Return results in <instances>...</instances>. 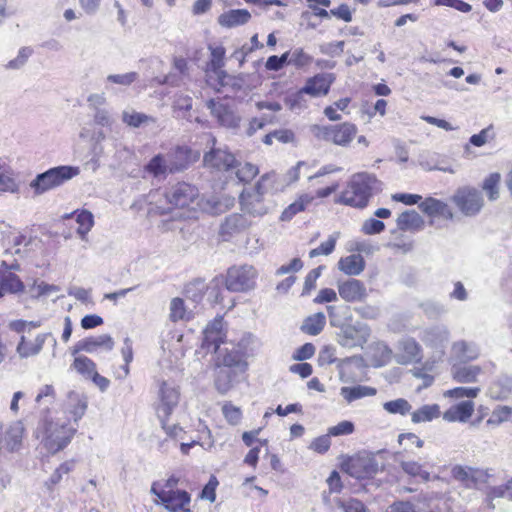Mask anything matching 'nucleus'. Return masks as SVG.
<instances>
[{
  "label": "nucleus",
  "mask_w": 512,
  "mask_h": 512,
  "mask_svg": "<svg viewBox=\"0 0 512 512\" xmlns=\"http://www.w3.org/2000/svg\"><path fill=\"white\" fill-rule=\"evenodd\" d=\"M323 266H318L317 268L312 269L307 276L305 277L304 287L302 294H309L311 290H313L316 286V281L321 275V271Z\"/></svg>",
  "instance_id": "obj_61"
},
{
  "label": "nucleus",
  "mask_w": 512,
  "mask_h": 512,
  "mask_svg": "<svg viewBox=\"0 0 512 512\" xmlns=\"http://www.w3.org/2000/svg\"><path fill=\"white\" fill-rule=\"evenodd\" d=\"M314 197L304 194L298 200L290 204L281 214L282 221H290L297 213L304 211L312 203Z\"/></svg>",
  "instance_id": "obj_38"
},
{
  "label": "nucleus",
  "mask_w": 512,
  "mask_h": 512,
  "mask_svg": "<svg viewBox=\"0 0 512 512\" xmlns=\"http://www.w3.org/2000/svg\"><path fill=\"white\" fill-rule=\"evenodd\" d=\"M354 429V424L351 421L344 420L330 427L328 433L330 436L350 435L354 432Z\"/></svg>",
  "instance_id": "obj_60"
},
{
  "label": "nucleus",
  "mask_w": 512,
  "mask_h": 512,
  "mask_svg": "<svg viewBox=\"0 0 512 512\" xmlns=\"http://www.w3.org/2000/svg\"><path fill=\"white\" fill-rule=\"evenodd\" d=\"M369 336L370 329L365 323L344 324L337 333V342L346 348L362 347Z\"/></svg>",
  "instance_id": "obj_8"
},
{
  "label": "nucleus",
  "mask_w": 512,
  "mask_h": 512,
  "mask_svg": "<svg viewBox=\"0 0 512 512\" xmlns=\"http://www.w3.org/2000/svg\"><path fill=\"white\" fill-rule=\"evenodd\" d=\"M251 18V14L246 9H233L221 14L218 23L227 28L246 24Z\"/></svg>",
  "instance_id": "obj_32"
},
{
  "label": "nucleus",
  "mask_w": 512,
  "mask_h": 512,
  "mask_svg": "<svg viewBox=\"0 0 512 512\" xmlns=\"http://www.w3.org/2000/svg\"><path fill=\"white\" fill-rule=\"evenodd\" d=\"M380 190L381 182L375 175L367 172L355 173L341 193L338 202L351 207L364 208L373 193Z\"/></svg>",
  "instance_id": "obj_1"
},
{
  "label": "nucleus",
  "mask_w": 512,
  "mask_h": 512,
  "mask_svg": "<svg viewBox=\"0 0 512 512\" xmlns=\"http://www.w3.org/2000/svg\"><path fill=\"white\" fill-rule=\"evenodd\" d=\"M180 393L176 386L166 381L161 382L158 390V402L156 406L157 416L165 426V419L172 414L178 405Z\"/></svg>",
  "instance_id": "obj_9"
},
{
  "label": "nucleus",
  "mask_w": 512,
  "mask_h": 512,
  "mask_svg": "<svg viewBox=\"0 0 512 512\" xmlns=\"http://www.w3.org/2000/svg\"><path fill=\"white\" fill-rule=\"evenodd\" d=\"M69 399L71 402H75V405L73 406V409L70 411V413L73 415L74 421L77 422L85 414L87 409V402L84 399H81L79 395L74 392L69 394Z\"/></svg>",
  "instance_id": "obj_57"
},
{
  "label": "nucleus",
  "mask_w": 512,
  "mask_h": 512,
  "mask_svg": "<svg viewBox=\"0 0 512 512\" xmlns=\"http://www.w3.org/2000/svg\"><path fill=\"white\" fill-rule=\"evenodd\" d=\"M144 170L157 180L166 179L170 173V164L165 155L157 154L145 165Z\"/></svg>",
  "instance_id": "obj_29"
},
{
  "label": "nucleus",
  "mask_w": 512,
  "mask_h": 512,
  "mask_svg": "<svg viewBox=\"0 0 512 512\" xmlns=\"http://www.w3.org/2000/svg\"><path fill=\"white\" fill-rule=\"evenodd\" d=\"M326 324L324 313L318 312L307 317L301 325V330L308 335H318Z\"/></svg>",
  "instance_id": "obj_37"
},
{
  "label": "nucleus",
  "mask_w": 512,
  "mask_h": 512,
  "mask_svg": "<svg viewBox=\"0 0 512 512\" xmlns=\"http://www.w3.org/2000/svg\"><path fill=\"white\" fill-rule=\"evenodd\" d=\"M198 195V189L195 186L181 182L171 187L166 193V198L175 207L184 208L193 203Z\"/></svg>",
  "instance_id": "obj_15"
},
{
  "label": "nucleus",
  "mask_w": 512,
  "mask_h": 512,
  "mask_svg": "<svg viewBox=\"0 0 512 512\" xmlns=\"http://www.w3.org/2000/svg\"><path fill=\"white\" fill-rule=\"evenodd\" d=\"M295 135L292 130L289 129H278L266 134L263 138V143L266 145H272L274 140L287 144L293 142Z\"/></svg>",
  "instance_id": "obj_48"
},
{
  "label": "nucleus",
  "mask_w": 512,
  "mask_h": 512,
  "mask_svg": "<svg viewBox=\"0 0 512 512\" xmlns=\"http://www.w3.org/2000/svg\"><path fill=\"white\" fill-rule=\"evenodd\" d=\"M210 60L208 62V68L215 74L220 75L223 73L221 70L224 66L225 49L222 46H209Z\"/></svg>",
  "instance_id": "obj_42"
},
{
  "label": "nucleus",
  "mask_w": 512,
  "mask_h": 512,
  "mask_svg": "<svg viewBox=\"0 0 512 512\" xmlns=\"http://www.w3.org/2000/svg\"><path fill=\"white\" fill-rule=\"evenodd\" d=\"M32 53H33L32 48L22 47L19 50L17 57L10 60L6 64V66H5L6 69L18 70V69L22 68L26 64V62L28 61V59L32 55Z\"/></svg>",
  "instance_id": "obj_54"
},
{
  "label": "nucleus",
  "mask_w": 512,
  "mask_h": 512,
  "mask_svg": "<svg viewBox=\"0 0 512 512\" xmlns=\"http://www.w3.org/2000/svg\"><path fill=\"white\" fill-rule=\"evenodd\" d=\"M479 355L480 349L474 342L458 340L451 346V358L461 363L475 360Z\"/></svg>",
  "instance_id": "obj_19"
},
{
  "label": "nucleus",
  "mask_w": 512,
  "mask_h": 512,
  "mask_svg": "<svg viewBox=\"0 0 512 512\" xmlns=\"http://www.w3.org/2000/svg\"><path fill=\"white\" fill-rule=\"evenodd\" d=\"M338 292L340 297L346 302H361L367 297V290L363 282L358 279L350 278L338 282Z\"/></svg>",
  "instance_id": "obj_17"
},
{
  "label": "nucleus",
  "mask_w": 512,
  "mask_h": 512,
  "mask_svg": "<svg viewBox=\"0 0 512 512\" xmlns=\"http://www.w3.org/2000/svg\"><path fill=\"white\" fill-rule=\"evenodd\" d=\"M55 399V390L52 385H44L36 396V403L52 404Z\"/></svg>",
  "instance_id": "obj_62"
},
{
  "label": "nucleus",
  "mask_w": 512,
  "mask_h": 512,
  "mask_svg": "<svg viewBox=\"0 0 512 512\" xmlns=\"http://www.w3.org/2000/svg\"><path fill=\"white\" fill-rule=\"evenodd\" d=\"M223 318L217 317L203 331L202 348L207 352L221 354L220 345L224 342Z\"/></svg>",
  "instance_id": "obj_14"
},
{
  "label": "nucleus",
  "mask_w": 512,
  "mask_h": 512,
  "mask_svg": "<svg viewBox=\"0 0 512 512\" xmlns=\"http://www.w3.org/2000/svg\"><path fill=\"white\" fill-rule=\"evenodd\" d=\"M213 146L203 156L204 166L216 171H228L236 168L238 161L226 148L215 147L216 140L211 139Z\"/></svg>",
  "instance_id": "obj_11"
},
{
  "label": "nucleus",
  "mask_w": 512,
  "mask_h": 512,
  "mask_svg": "<svg viewBox=\"0 0 512 512\" xmlns=\"http://www.w3.org/2000/svg\"><path fill=\"white\" fill-rule=\"evenodd\" d=\"M207 107L222 126L235 128L239 125L240 118L237 117L226 105L210 99L207 102Z\"/></svg>",
  "instance_id": "obj_21"
},
{
  "label": "nucleus",
  "mask_w": 512,
  "mask_h": 512,
  "mask_svg": "<svg viewBox=\"0 0 512 512\" xmlns=\"http://www.w3.org/2000/svg\"><path fill=\"white\" fill-rule=\"evenodd\" d=\"M385 229L381 220L370 218L363 223L362 231L367 235L379 234Z\"/></svg>",
  "instance_id": "obj_64"
},
{
  "label": "nucleus",
  "mask_w": 512,
  "mask_h": 512,
  "mask_svg": "<svg viewBox=\"0 0 512 512\" xmlns=\"http://www.w3.org/2000/svg\"><path fill=\"white\" fill-rule=\"evenodd\" d=\"M24 427L19 421L14 422L5 432V445L10 452L17 451L22 443Z\"/></svg>",
  "instance_id": "obj_35"
},
{
  "label": "nucleus",
  "mask_w": 512,
  "mask_h": 512,
  "mask_svg": "<svg viewBox=\"0 0 512 512\" xmlns=\"http://www.w3.org/2000/svg\"><path fill=\"white\" fill-rule=\"evenodd\" d=\"M236 167V176L243 183L252 181L259 173L258 167L248 162L242 165L238 162Z\"/></svg>",
  "instance_id": "obj_52"
},
{
  "label": "nucleus",
  "mask_w": 512,
  "mask_h": 512,
  "mask_svg": "<svg viewBox=\"0 0 512 512\" xmlns=\"http://www.w3.org/2000/svg\"><path fill=\"white\" fill-rule=\"evenodd\" d=\"M420 210L430 217H442L444 219H452L453 213L447 203L428 197L419 204Z\"/></svg>",
  "instance_id": "obj_24"
},
{
  "label": "nucleus",
  "mask_w": 512,
  "mask_h": 512,
  "mask_svg": "<svg viewBox=\"0 0 512 512\" xmlns=\"http://www.w3.org/2000/svg\"><path fill=\"white\" fill-rule=\"evenodd\" d=\"M335 505L343 512H367L364 504L355 498H337L335 499Z\"/></svg>",
  "instance_id": "obj_53"
},
{
  "label": "nucleus",
  "mask_w": 512,
  "mask_h": 512,
  "mask_svg": "<svg viewBox=\"0 0 512 512\" xmlns=\"http://www.w3.org/2000/svg\"><path fill=\"white\" fill-rule=\"evenodd\" d=\"M333 79L332 74H319L310 78L305 86L296 92V99L302 98L304 94H309L313 97L327 95Z\"/></svg>",
  "instance_id": "obj_18"
},
{
  "label": "nucleus",
  "mask_w": 512,
  "mask_h": 512,
  "mask_svg": "<svg viewBox=\"0 0 512 512\" xmlns=\"http://www.w3.org/2000/svg\"><path fill=\"white\" fill-rule=\"evenodd\" d=\"M50 333L39 334L32 342H27L25 336H21L16 351L20 358H28L40 353Z\"/></svg>",
  "instance_id": "obj_25"
},
{
  "label": "nucleus",
  "mask_w": 512,
  "mask_h": 512,
  "mask_svg": "<svg viewBox=\"0 0 512 512\" xmlns=\"http://www.w3.org/2000/svg\"><path fill=\"white\" fill-rule=\"evenodd\" d=\"M506 495L512 500V478L505 485L496 486L489 490L487 494L488 507L494 509L495 504L493 501Z\"/></svg>",
  "instance_id": "obj_47"
},
{
  "label": "nucleus",
  "mask_w": 512,
  "mask_h": 512,
  "mask_svg": "<svg viewBox=\"0 0 512 512\" xmlns=\"http://www.w3.org/2000/svg\"><path fill=\"white\" fill-rule=\"evenodd\" d=\"M376 389L369 386L357 385L353 387L344 386L340 389V395L348 402L351 403L355 400L361 399L367 396H374Z\"/></svg>",
  "instance_id": "obj_36"
},
{
  "label": "nucleus",
  "mask_w": 512,
  "mask_h": 512,
  "mask_svg": "<svg viewBox=\"0 0 512 512\" xmlns=\"http://www.w3.org/2000/svg\"><path fill=\"white\" fill-rule=\"evenodd\" d=\"M244 350L245 347L243 346V343L240 342L237 346V348L233 347L231 351H228V349H225L224 354L222 355V362L227 367H237L241 364L242 358L244 356Z\"/></svg>",
  "instance_id": "obj_45"
},
{
  "label": "nucleus",
  "mask_w": 512,
  "mask_h": 512,
  "mask_svg": "<svg viewBox=\"0 0 512 512\" xmlns=\"http://www.w3.org/2000/svg\"><path fill=\"white\" fill-rule=\"evenodd\" d=\"M452 201L459 211L468 217L476 216L484 206L481 191L473 186H461L452 196Z\"/></svg>",
  "instance_id": "obj_6"
},
{
  "label": "nucleus",
  "mask_w": 512,
  "mask_h": 512,
  "mask_svg": "<svg viewBox=\"0 0 512 512\" xmlns=\"http://www.w3.org/2000/svg\"><path fill=\"white\" fill-rule=\"evenodd\" d=\"M439 415L440 410L437 404L423 405L411 413V421L413 423L429 422L439 417Z\"/></svg>",
  "instance_id": "obj_39"
},
{
  "label": "nucleus",
  "mask_w": 512,
  "mask_h": 512,
  "mask_svg": "<svg viewBox=\"0 0 512 512\" xmlns=\"http://www.w3.org/2000/svg\"><path fill=\"white\" fill-rule=\"evenodd\" d=\"M76 222L78 223L77 233L82 240H86V235L94 225V218L91 212L82 210L77 213Z\"/></svg>",
  "instance_id": "obj_46"
},
{
  "label": "nucleus",
  "mask_w": 512,
  "mask_h": 512,
  "mask_svg": "<svg viewBox=\"0 0 512 512\" xmlns=\"http://www.w3.org/2000/svg\"><path fill=\"white\" fill-rule=\"evenodd\" d=\"M310 132L318 140L347 147L356 136L358 129L353 123L344 122L326 126L314 124L310 126Z\"/></svg>",
  "instance_id": "obj_3"
},
{
  "label": "nucleus",
  "mask_w": 512,
  "mask_h": 512,
  "mask_svg": "<svg viewBox=\"0 0 512 512\" xmlns=\"http://www.w3.org/2000/svg\"><path fill=\"white\" fill-rule=\"evenodd\" d=\"M423 224V218L415 210L405 211L397 218V226L402 231L419 230Z\"/></svg>",
  "instance_id": "obj_34"
},
{
  "label": "nucleus",
  "mask_w": 512,
  "mask_h": 512,
  "mask_svg": "<svg viewBox=\"0 0 512 512\" xmlns=\"http://www.w3.org/2000/svg\"><path fill=\"white\" fill-rule=\"evenodd\" d=\"M169 310V319L172 322L189 319V313L182 298L175 297L171 299Z\"/></svg>",
  "instance_id": "obj_43"
},
{
  "label": "nucleus",
  "mask_w": 512,
  "mask_h": 512,
  "mask_svg": "<svg viewBox=\"0 0 512 512\" xmlns=\"http://www.w3.org/2000/svg\"><path fill=\"white\" fill-rule=\"evenodd\" d=\"M137 78L138 74L136 72H128L125 74H110L107 76L106 81L121 86H130Z\"/></svg>",
  "instance_id": "obj_56"
},
{
  "label": "nucleus",
  "mask_w": 512,
  "mask_h": 512,
  "mask_svg": "<svg viewBox=\"0 0 512 512\" xmlns=\"http://www.w3.org/2000/svg\"><path fill=\"white\" fill-rule=\"evenodd\" d=\"M481 367L478 365L459 366L453 365L451 374L453 379L459 383H474L481 373Z\"/></svg>",
  "instance_id": "obj_33"
},
{
  "label": "nucleus",
  "mask_w": 512,
  "mask_h": 512,
  "mask_svg": "<svg viewBox=\"0 0 512 512\" xmlns=\"http://www.w3.org/2000/svg\"><path fill=\"white\" fill-rule=\"evenodd\" d=\"M25 286L21 279L13 272L0 269V292L1 298L6 294H17L24 290Z\"/></svg>",
  "instance_id": "obj_28"
},
{
  "label": "nucleus",
  "mask_w": 512,
  "mask_h": 512,
  "mask_svg": "<svg viewBox=\"0 0 512 512\" xmlns=\"http://www.w3.org/2000/svg\"><path fill=\"white\" fill-rule=\"evenodd\" d=\"M191 153L192 151L187 147H177L173 152L165 155L170 164V173L182 172L187 169L191 163Z\"/></svg>",
  "instance_id": "obj_26"
},
{
  "label": "nucleus",
  "mask_w": 512,
  "mask_h": 512,
  "mask_svg": "<svg viewBox=\"0 0 512 512\" xmlns=\"http://www.w3.org/2000/svg\"><path fill=\"white\" fill-rule=\"evenodd\" d=\"M43 429L44 436L42 443L47 451L52 454L66 447L76 432L75 427L60 421H45Z\"/></svg>",
  "instance_id": "obj_4"
},
{
  "label": "nucleus",
  "mask_w": 512,
  "mask_h": 512,
  "mask_svg": "<svg viewBox=\"0 0 512 512\" xmlns=\"http://www.w3.org/2000/svg\"><path fill=\"white\" fill-rule=\"evenodd\" d=\"M402 470L409 476L419 477L422 481L430 479L429 472L422 469V465L414 460H401L399 462Z\"/></svg>",
  "instance_id": "obj_44"
},
{
  "label": "nucleus",
  "mask_w": 512,
  "mask_h": 512,
  "mask_svg": "<svg viewBox=\"0 0 512 512\" xmlns=\"http://www.w3.org/2000/svg\"><path fill=\"white\" fill-rule=\"evenodd\" d=\"M480 392V388L478 387H456L454 389L448 390L445 395L460 399V398H468L473 399L478 396Z\"/></svg>",
  "instance_id": "obj_55"
},
{
  "label": "nucleus",
  "mask_w": 512,
  "mask_h": 512,
  "mask_svg": "<svg viewBox=\"0 0 512 512\" xmlns=\"http://www.w3.org/2000/svg\"><path fill=\"white\" fill-rule=\"evenodd\" d=\"M18 190L19 184L13 170L4 169V171H0V192L16 193Z\"/></svg>",
  "instance_id": "obj_50"
},
{
  "label": "nucleus",
  "mask_w": 512,
  "mask_h": 512,
  "mask_svg": "<svg viewBox=\"0 0 512 512\" xmlns=\"http://www.w3.org/2000/svg\"><path fill=\"white\" fill-rule=\"evenodd\" d=\"M501 175L497 172L487 176L482 184V190L490 201H496L500 196Z\"/></svg>",
  "instance_id": "obj_41"
},
{
  "label": "nucleus",
  "mask_w": 512,
  "mask_h": 512,
  "mask_svg": "<svg viewBox=\"0 0 512 512\" xmlns=\"http://www.w3.org/2000/svg\"><path fill=\"white\" fill-rule=\"evenodd\" d=\"M453 479L461 482L466 488H477L487 482V471L470 466L455 465L451 469Z\"/></svg>",
  "instance_id": "obj_12"
},
{
  "label": "nucleus",
  "mask_w": 512,
  "mask_h": 512,
  "mask_svg": "<svg viewBox=\"0 0 512 512\" xmlns=\"http://www.w3.org/2000/svg\"><path fill=\"white\" fill-rule=\"evenodd\" d=\"M121 118L123 123L132 128H139L149 122H154V119L151 116L137 112L133 109L124 110Z\"/></svg>",
  "instance_id": "obj_40"
},
{
  "label": "nucleus",
  "mask_w": 512,
  "mask_h": 512,
  "mask_svg": "<svg viewBox=\"0 0 512 512\" xmlns=\"http://www.w3.org/2000/svg\"><path fill=\"white\" fill-rule=\"evenodd\" d=\"M252 225V222L240 213H232L224 218L219 227V236L223 241L241 234Z\"/></svg>",
  "instance_id": "obj_13"
},
{
  "label": "nucleus",
  "mask_w": 512,
  "mask_h": 512,
  "mask_svg": "<svg viewBox=\"0 0 512 512\" xmlns=\"http://www.w3.org/2000/svg\"><path fill=\"white\" fill-rule=\"evenodd\" d=\"M114 344V340L110 335L102 334L96 337H88L79 341L75 346V352L85 351L87 353H93L98 348L111 351L114 348Z\"/></svg>",
  "instance_id": "obj_22"
},
{
  "label": "nucleus",
  "mask_w": 512,
  "mask_h": 512,
  "mask_svg": "<svg viewBox=\"0 0 512 512\" xmlns=\"http://www.w3.org/2000/svg\"><path fill=\"white\" fill-rule=\"evenodd\" d=\"M79 169L72 166H58L38 174L31 181L30 187L36 195H41L51 189H54L64 182L78 175Z\"/></svg>",
  "instance_id": "obj_5"
},
{
  "label": "nucleus",
  "mask_w": 512,
  "mask_h": 512,
  "mask_svg": "<svg viewBox=\"0 0 512 512\" xmlns=\"http://www.w3.org/2000/svg\"><path fill=\"white\" fill-rule=\"evenodd\" d=\"M401 354L397 355L399 364H409L420 362L422 359V349L419 343L413 338H406L399 343Z\"/></svg>",
  "instance_id": "obj_23"
},
{
  "label": "nucleus",
  "mask_w": 512,
  "mask_h": 512,
  "mask_svg": "<svg viewBox=\"0 0 512 512\" xmlns=\"http://www.w3.org/2000/svg\"><path fill=\"white\" fill-rule=\"evenodd\" d=\"M511 414H512L511 407L499 406L493 411L492 417L487 421V423L488 424H490V423L500 424V423L506 421Z\"/></svg>",
  "instance_id": "obj_63"
},
{
  "label": "nucleus",
  "mask_w": 512,
  "mask_h": 512,
  "mask_svg": "<svg viewBox=\"0 0 512 512\" xmlns=\"http://www.w3.org/2000/svg\"><path fill=\"white\" fill-rule=\"evenodd\" d=\"M474 412V402L466 400L444 412L443 418L449 422H466Z\"/></svg>",
  "instance_id": "obj_27"
},
{
  "label": "nucleus",
  "mask_w": 512,
  "mask_h": 512,
  "mask_svg": "<svg viewBox=\"0 0 512 512\" xmlns=\"http://www.w3.org/2000/svg\"><path fill=\"white\" fill-rule=\"evenodd\" d=\"M342 469L355 479L371 478L380 470L373 454L361 452L342 464Z\"/></svg>",
  "instance_id": "obj_7"
},
{
  "label": "nucleus",
  "mask_w": 512,
  "mask_h": 512,
  "mask_svg": "<svg viewBox=\"0 0 512 512\" xmlns=\"http://www.w3.org/2000/svg\"><path fill=\"white\" fill-rule=\"evenodd\" d=\"M383 408L389 414H399L401 416H405L410 413L412 406L406 399L398 398L385 402L383 404Z\"/></svg>",
  "instance_id": "obj_49"
},
{
  "label": "nucleus",
  "mask_w": 512,
  "mask_h": 512,
  "mask_svg": "<svg viewBox=\"0 0 512 512\" xmlns=\"http://www.w3.org/2000/svg\"><path fill=\"white\" fill-rule=\"evenodd\" d=\"M190 502L191 497L185 490H167L160 493V504L170 512H191Z\"/></svg>",
  "instance_id": "obj_16"
},
{
  "label": "nucleus",
  "mask_w": 512,
  "mask_h": 512,
  "mask_svg": "<svg viewBox=\"0 0 512 512\" xmlns=\"http://www.w3.org/2000/svg\"><path fill=\"white\" fill-rule=\"evenodd\" d=\"M241 210L253 217H261L268 213V206L263 196L261 181L251 190H244L240 195Z\"/></svg>",
  "instance_id": "obj_10"
},
{
  "label": "nucleus",
  "mask_w": 512,
  "mask_h": 512,
  "mask_svg": "<svg viewBox=\"0 0 512 512\" xmlns=\"http://www.w3.org/2000/svg\"><path fill=\"white\" fill-rule=\"evenodd\" d=\"M60 289L56 285L47 284L44 281L41 282H35L31 291L35 297H41L45 296L48 297L56 292H58Z\"/></svg>",
  "instance_id": "obj_59"
},
{
  "label": "nucleus",
  "mask_w": 512,
  "mask_h": 512,
  "mask_svg": "<svg viewBox=\"0 0 512 512\" xmlns=\"http://www.w3.org/2000/svg\"><path fill=\"white\" fill-rule=\"evenodd\" d=\"M222 412L226 420L231 425H238L240 423L242 412L239 407H236L231 403H225L222 407Z\"/></svg>",
  "instance_id": "obj_58"
},
{
  "label": "nucleus",
  "mask_w": 512,
  "mask_h": 512,
  "mask_svg": "<svg viewBox=\"0 0 512 512\" xmlns=\"http://www.w3.org/2000/svg\"><path fill=\"white\" fill-rule=\"evenodd\" d=\"M338 268L349 276L360 275L365 269V260L360 254L342 257L338 261Z\"/></svg>",
  "instance_id": "obj_31"
},
{
  "label": "nucleus",
  "mask_w": 512,
  "mask_h": 512,
  "mask_svg": "<svg viewBox=\"0 0 512 512\" xmlns=\"http://www.w3.org/2000/svg\"><path fill=\"white\" fill-rule=\"evenodd\" d=\"M257 272L253 266H232L227 270L225 279L215 277L208 287L211 294L215 293V301H219L218 288L224 282L226 289L231 292H247L255 287Z\"/></svg>",
  "instance_id": "obj_2"
},
{
  "label": "nucleus",
  "mask_w": 512,
  "mask_h": 512,
  "mask_svg": "<svg viewBox=\"0 0 512 512\" xmlns=\"http://www.w3.org/2000/svg\"><path fill=\"white\" fill-rule=\"evenodd\" d=\"M450 338V332L448 328L444 326L432 327L424 331L422 341L429 347L435 349L440 353L444 354V348Z\"/></svg>",
  "instance_id": "obj_20"
},
{
  "label": "nucleus",
  "mask_w": 512,
  "mask_h": 512,
  "mask_svg": "<svg viewBox=\"0 0 512 512\" xmlns=\"http://www.w3.org/2000/svg\"><path fill=\"white\" fill-rule=\"evenodd\" d=\"M73 366L77 372L87 378H90L96 372V364L86 356L76 357Z\"/></svg>",
  "instance_id": "obj_51"
},
{
  "label": "nucleus",
  "mask_w": 512,
  "mask_h": 512,
  "mask_svg": "<svg viewBox=\"0 0 512 512\" xmlns=\"http://www.w3.org/2000/svg\"><path fill=\"white\" fill-rule=\"evenodd\" d=\"M512 393V375L498 376L489 387V395L496 400L506 399Z\"/></svg>",
  "instance_id": "obj_30"
}]
</instances>
